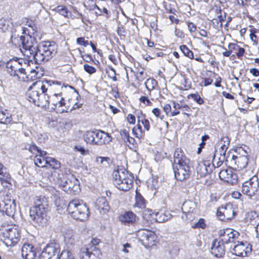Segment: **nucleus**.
Returning <instances> with one entry per match:
<instances>
[{
	"mask_svg": "<svg viewBox=\"0 0 259 259\" xmlns=\"http://www.w3.org/2000/svg\"><path fill=\"white\" fill-rule=\"evenodd\" d=\"M20 51L24 57L22 62L34 61L39 64L48 61L56 55L57 46L54 42L44 41L39 44L37 50L20 49Z\"/></svg>",
	"mask_w": 259,
	"mask_h": 259,
	"instance_id": "1",
	"label": "nucleus"
},
{
	"mask_svg": "<svg viewBox=\"0 0 259 259\" xmlns=\"http://www.w3.org/2000/svg\"><path fill=\"white\" fill-rule=\"evenodd\" d=\"M47 91L45 84L41 81H36L33 83L27 92L28 99L38 107L49 108L50 98L46 93Z\"/></svg>",
	"mask_w": 259,
	"mask_h": 259,
	"instance_id": "2",
	"label": "nucleus"
},
{
	"mask_svg": "<svg viewBox=\"0 0 259 259\" xmlns=\"http://www.w3.org/2000/svg\"><path fill=\"white\" fill-rule=\"evenodd\" d=\"M112 180L114 186L119 190L127 191L133 185V175L122 167L118 166L112 173Z\"/></svg>",
	"mask_w": 259,
	"mask_h": 259,
	"instance_id": "3",
	"label": "nucleus"
},
{
	"mask_svg": "<svg viewBox=\"0 0 259 259\" xmlns=\"http://www.w3.org/2000/svg\"><path fill=\"white\" fill-rule=\"evenodd\" d=\"M20 231L15 226L3 223L0 226L1 240L7 246H14L20 241Z\"/></svg>",
	"mask_w": 259,
	"mask_h": 259,
	"instance_id": "4",
	"label": "nucleus"
},
{
	"mask_svg": "<svg viewBox=\"0 0 259 259\" xmlns=\"http://www.w3.org/2000/svg\"><path fill=\"white\" fill-rule=\"evenodd\" d=\"M67 211L72 218L80 221L86 220L90 213L86 204L79 199L70 201L67 206Z\"/></svg>",
	"mask_w": 259,
	"mask_h": 259,
	"instance_id": "5",
	"label": "nucleus"
},
{
	"mask_svg": "<svg viewBox=\"0 0 259 259\" xmlns=\"http://www.w3.org/2000/svg\"><path fill=\"white\" fill-rule=\"evenodd\" d=\"M22 59L10 60L6 63L7 72L12 76L16 77L19 81H28L29 77L22 66Z\"/></svg>",
	"mask_w": 259,
	"mask_h": 259,
	"instance_id": "6",
	"label": "nucleus"
},
{
	"mask_svg": "<svg viewBox=\"0 0 259 259\" xmlns=\"http://www.w3.org/2000/svg\"><path fill=\"white\" fill-rule=\"evenodd\" d=\"M84 141L90 144L102 145L111 141L108 134L100 130L88 131L83 134Z\"/></svg>",
	"mask_w": 259,
	"mask_h": 259,
	"instance_id": "7",
	"label": "nucleus"
},
{
	"mask_svg": "<svg viewBox=\"0 0 259 259\" xmlns=\"http://www.w3.org/2000/svg\"><path fill=\"white\" fill-rule=\"evenodd\" d=\"M59 186L67 193L76 195L80 191L79 181L73 176L64 177L61 180Z\"/></svg>",
	"mask_w": 259,
	"mask_h": 259,
	"instance_id": "8",
	"label": "nucleus"
},
{
	"mask_svg": "<svg viewBox=\"0 0 259 259\" xmlns=\"http://www.w3.org/2000/svg\"><path fill=\"white\" fill-rule=\"evenodd\" d=\"M259 189V180L256 175L252 176L247 181L243 183L242 192L243 194L252 197L258 191Z\"/></svg>",
	"mask_w": 259,
	"mask_h": 259,
	"instance_id": "9",
	"label": "nucleus"
},
{
	"mask_svg": "<svg viewBox=\"0 0 259 259\" xmlns=\"http://www.w3.org/2000/svg\"><path fill=\"white\" fill-rule=\"evenodd\" d=\"M239 153L237 155L230 156V164L235 168L242 169L245 168L248 163L247 152L242 149H239Z\"/></svg>",
	"mask_w": 259,
	"mask_h": 259,
	"instance_id": "10",
	"label": "nucleus"
},
{
	"mask_svg": "<svg viewBox=\"0 0 259 259\" xmlns=\"http://www.w3.org/2000/svg\"><path fill=\"white\" fill-rule=\"evenodd\" d=\"M136 235L145 247H151L155 244L156 236L154 232L149 230L141 229L137 232Z\"/></svg>",
	"mask_w": 259,
	"mask_h": 259,
	"instance_id": "11",
	"label": "nucleus"
},
{
	"mask_svg": "<svg viewBox=\"0 0 259 259\" xmlns=\"http://www.w3.org/2000/svg\"><path fill=\"white\" fill-rule=\"evenodd\" d=\"M236 213V208L232 203H228L218 208L217 215L220 220L226 221L233 219Z\"/></svg>",
	"mask_w": 259,
	"mask_h": 259,
	"instance_id": "12",
	"label": "nucleus"
},
{
	"mask_svg": "<svg viewBox=\"0 0 259 259\" xmlns=\"http://www.w3.org/2000/svg\"><path fill=\"white\" fill-rule=\"evenodd\" d=\"M50 103H51L52 108L59 113L67 112V109L65 106L64 99L61 93L54 94L50 97Z\"/></svg>",
	"mask_w": 259,
	"mask_h": 259,
	"instance_id": "13",
	"label": "nucleus"
},
{
	"mask_svg": "<svg viewBox=\"0 0 259 259\" xmlns=\"http://www.w3.org/2000/svg\"><path fill=\"white\" fill-rule=\"evenodd\" d=\"M60 251L59 244L51 242L44 249L38 259H50L56 255V259H58Z\"/></svg>",
	"mask_w": 259,
	"mask_h": 259,
	"instance_id": "14",
	"label": "nucleus"
},
{
	"mask_svg": "<svg viewBox=\"0 0 259 259\" xmlns=\"http://www.w3.org/2000/svg\"><path fill=\"white\" fill-rule=\"evenodd\" d=\"M16 210V204L8 196L0 200V211L5 212L8 216L13 217Z\"/></svg>",
	"mask_w": 259,
	"mask_h": 259,
	"instance_id": "15",
	"label": "nucleus"
},
{
	"mask_svg": "<svg viewBox=\"0 0 259 259\" xmlns=\"http://www.w3.org/2000/svg\"><path fill=\"white\" fill-rule=\"evenodd\" d=\"M175 177L180 181H183L188 179L190 175L191 170L190 164L172 166Z\"/></svg>",
	"mask_w": 259,
	"mask_h": 259,
	"instance_id": "16",
	"label": "nucleus"
},
{
	"mask_svg": "<svg viewBox=\"0 0 259 259\" xmlns=\"http://www.w3.org/2000/svg\"><path fill=\"white\" fill-rule=\"evenodd\" d=\"M47 211L43 208L31 207L29 211L30 217L34 224L39 226L44 223Z\"/></svg>",
	"mask_w": 259,
	"mask_h": 259,
	"instance_id": "17",
	"label": "nucleus"
},
{
	"mask_svg": "<svg viewBox=\"0 0 259 259\" xmlns=\"http://www.w3.org/2000/svg\"><path fill=\"white\" fill-rule=\"evenodd\" d=\"M219 235L221 238V242L223 243L233 242L238 238V233L230 228L221 229L219 231Z\"/></svg>",
	"mask_w": 259,
	"mask_h": 259,
	"instance_id": "18",
	"label": "nucleus"
},
{
	"mask_svg": "<svg viewBox=\"0 0 259 259\" xmlns=\"http://www.w3.org/2000/svg\"><path fill=\"white\" fill-rule=\"evenodd\" d=\"M22 44V48L37 50L39 45H37L36 38L28 34L20 37Z\"/></svg>",
	"mask_w": 259,
	"mask_h": 259,
	"instance_id": "19",
	"label": "nucleus"
},
{
	"mask_svg": "<svg viewBox=\"0 0 259 259\" xmlns=\"http://www.w3.org/2000/svg\"><path fill=\"white\" fill-rule=\"evenodd\" d=\"M251 250V248L249 244L241 242L234 245L231 252L236 256L244 257L247 256Z\"/></svg>",
	"mask_w": 259,
	"mask_h": 259,
	"instance_id": "20",
	"label": "nucleus"
},
{
	"mask_svg": "<svg viewBox=\"0 0 259 259\" xmlns=\"http://www.w3.org/2000/svg\"><path fill=\"white\" fill-rule=\"evenodd\" d=\"M212 168L213 166H211L209 160L199 163L196 168L197 177L199 176L200 178L205 177L212 172Z\"/></svg>",
	"mask_w": 259,
	"mask_h": 259,
	"instance_id": "21",
	"label": "nucleus"
},
{
	"mask_svg": "<svg viewBox=\"0 0 259 259\" xmlns=\"http://www.w3.org/2000/svg\"><path fill=\"white\" fill-rule=\"evenodd\" d=\"M190 164L189 159L186 156L181 148H177L174 153V162L172 166Z\"/></svg>",
	"mask_w": 259,
	"mask_h": 259,
	"instance_id": "22",
	"label": "nucleus"
},
{
	"mask_svg": "<svg viewBox=\"0 0 259 259\" xmlns=\"http://www.w3.org/2000/svg\"><path fill=\"white\" fill-rule=\"evenodd\" d=\"M190 164L189 159L186 156L181 148H177L174 153V162L172 166Z\"/></svg>",
	"mask_w": 259,
	"mask_h": 259,
	"instance_id": "23",
	"label": "nucleus"
},
{
	"mask_svg": "<svg viewBox=\"0 0 259 259\" xmlns=\"http://www.w3.org/2000/svg\"><path fill=\"white\" fill-rule=\"evenodd\" d=\"M21 254L24 259H35L36 248L31 244L24 243L21 248Z\"/></svg>",
	"mask_w": 259,
	"mask_h": 259,
	"instance_id": "24",
	"label": "nucleus"
},
{
	"mask_svg": "<svg viewBox=\"0 0 259 259\" xmlns=\"http://www.w3.org/2000/svg\"><path fill=\"white\" fill-rule=\"evenodd\" d=\"M219 177L222 180L231 184L236 183L237 181V176L236 174L234 173L230 169L222 170L219 172Z\"/></svg>",
	"mask_w": 259,
	"mask_h": 259,
	"instance_id": "25",
	"label": "nucleus"
},
{
	"mask_svg": "<svg viewBox=\"0 0 259 259\" xmlns=\"http://www.w3.org/2000/svg\"><path fill=\"white\" fill-rule=\"evenodd\" d=\"M149 214L151 218L155 219V221L159 223H162L168 221L171 214L168 212H164L162 210L157 212H152L151 210L148 211Z\"/></svg>",
	"mask_w": 259,
	"mask_h": 259,
	"instance_id": "26",
	"label": "nucleus"
},
{
	"mask_svg": "<svg viewBox=\"0 0 259 259\" xmlns=\"http://www.w3.org/2000/svg\"><path fill=\"white\" fill-rule=\"evenodd\" d=\"M211 253L218 257H222L225 253L224 243L221 241L215 240L211 248Z\"/></svg>",
	"mask_w": 259,
	"mask_h": 259,
	"instance_id": "27",
	"label": "nucleus"
},
{
	"mask_svg": "<svg viewBox=\"0 0 259 259\" xmlns=\"http://www.w3.org/2000/svg\"><path fill=\"white\" fill-rule=\"evenodd\" d=\"M214 151L212 152V155L210 156V159H212V165L213 167H219L222 165L224 161L229 162L230 163V152L227 153V155L228 156H220L217 161V159H215V155L214 154Z\"/></svg>",
	"mask_w": 259,
	"mask_h": 259,
	"instance_id": "28",
	"label": "nucleus"
},
{
	"mask_svg": "<svg viewBox=\"0 0 259 259\" xmlns=\"http://www.w3.org/2000/svg\"><path fill=\"white\" fill-rule=\"evenodd\" d=\"M93 251V249L90 245L81 248L79 252L80 259H95V255L92 252Z\"/></svg>",
	"mask_w": 259,
	"mask_h": 259,
	"instance_id": "29",
	"label": "nucleus"
},
{
	"mask_svg": "<svg viewBox=\"0 0 259 259\" xmlns=\"http://www.w3.org/2000/svg\"><path fill=\"white\" fill-rule=\"evenodd\" d=\"M35 205L32 208H43L44 209H48V201L45 197L36 196L34 201Z\"/></svg>",
	"mask_w": 259,
	"mask_h": 259,
	"instance_id": "30",
	"label": "nucleus"
},
{
	"mask_svg": "<svg viewBox=\"0 0 259 259\" xmlns=\"http://www.w3.org/2000/svg\"><path fill=\"white\" fill-rule=\"evenodd\" d=\"M96 203L101 213H106L110 210V206L105 197L98 199Z\"/></svg>",
	"mask_w": 259,
	"mask_h": 259,
	"instance_id": "31",
	"label": "nucleus"
},
{
	"mask_svg": "<svg viewBox=\"0 0 259 259\" xmlns=\"http://www.w3.org/2000/svg\"><path fill=\"white\" fill-rule=\"evenodd\" d=\"M47 154H38L34 158L35 165L40 167H48L47 162L49 156H46Z\"/></svg>",
	"mask_w": 259,
	"mask_h": 259,
	"instance_id": "32",
	"label": "nucleus"
},
{
	"mask_svg": "<svg viewBox=\"0 0 259 259\" xmlns=\"http://www.w3.org/2000/svg\"><path fill=\"white\" fill-rule=\"evenodd\" d=\"M119 220L124 224L132 223L136 220V215L131 211L126 212L119 217Z\"/></svg>",
	"mask_w": 259,
	"mask_h": 259,
	"instance_id": "33",
	"label": "nucleus"
},
{
	"mask_svg": "<svg viewBox=\"0 0 259 259\" xmlns=\"http://www.w3.org/2000/svg\"><path fill=\"white\" fill-rule=\"evenodd\" d=\"M11 177L7 168L0 162V181L2 183H9Z\"/></svg>",
	"mask_w": 259,
	"mask_h": 259,
	"instance_id": "34",
	"label": "nucleus"
},
{
	"mask_svg": "<svg viewBox=\"0 0 259 259\" xmlns=\"http://www.w3.org/2000/svg\"><path fill=\"white\" fill-rule=\"evenodd\" d=\"M196 208L195 203L190 200L185 201L182 205V210L185 213H191L193 212Z\"/></svg>",
	"mask_w": 259,
	"mask_h": 259,
	"instance_id": "35",
	"label": "nucleus"
},
{
	"mask_svg": "<svg viewBox=\"0 0 259 259\" xmlns=\"http://www.w3.org/2000/svg\"><path fill=\"white\" fill-rule=\"evenodd\" d=\"M11 114L7 110H3L0 108V123L3 124H9L12 121Z\"/></svg>",
	"mask_w": 259,
	"mask_h": 259,
	"instance_id": "36",
	"label": "nucleus"
},
{
	"mask_svg": "<svg viewBox=\"0 0 259 259\" xmlns=\"http://www.w3.org/2000/svg\"><path fill=\"white\" fill-rule=\"evenodd\" d=\"M12 25V23L8 20H0V30L2 32L10 31L13 33Z\"/></svg>",
	"mask_w": 259,
	"mask_h": 259,
	"instance_id": "37",
	"label": "nucleus"
},
{
	"mask_svg": "<svg viewBox=\"0 0 259 259\" xmlns=\"http://www.w3.org/2000/svg\"><path fill=\"white\" fill-rule=\"evenodd\" d=\"M110 160L108 157L99 156L96 158L95 162L101 168H103L109 165Z\"/></svg>",
	"mask_w": 259,
	"mask_h": 259,
	"instance_id": "38",
	"label": "nucleus"
},
{
	"mask_svg": "<svg viewBox=\"0 0 259 259\" xmlns=\"http://www.w3.org/2000/svg\"><path fill=\"white\" fill-rule=\"evenodd\" d=\"M145 85L148 91L149 95H151V92L157 85V81L153 78H150L147 79L145 82Z\"/></svg>",
	"mask_w": 259,
	"mask_h": 259,
	"instance_id": "39",
	"label": "nucleus"
},
{
	"mask_svg": "<svg viewBox=\"0 0 259 259\" xmlns=\"http://www.w3.org/2000/svg\"><path fill=\"white\" fill-rule=\"evenodd\" d=\"M47 165L48 167L57 169L61 167V163L53 157H48Z\"/></svg>",
	"mask_w": 259,
	"mask_h": 259,
	"instance_id": "40",
	"label": "nucleus"
},
{
	"mask_svg": "<svg viewBox=\"0 0 259 259\" xmlns=\"http://www.w3.org/2000/svg\"><path fill=\"white\" fill-rule=\"evenodd\" d=\"M28 150L31 153L35 154V156L39 154H47V152L41 150L34 144H30L29 145Z\"/></svg>",
	"mask_w": 259,
	"mask_h": 259,
	"instance_id": "41",
	"label": "nucleus"
},
{
	"mask_svg": "<svg viewBox=\"0 0 259 259\" xmlns=\"http://www.w3.org/2000/svg\"><path fill=\"white\" fill-rule=\"evenodd\" d=\"M136 202L135 206L136 207L143 208L146 206L144 198L140 195H137L136 197Z\"/></svg>",
	"mask_w": 259,
	"mask_h": 259,
	"instance_id": "42",
	"label": "nucleus"
},
{
	"mask_svg": "<svg viewBox=\"0 0 259 259\" xmlns=\"http://www.w3.org/2000/svg\"><path fill=\"white\" fill-rule=\"evenodd\" d=\"M221 146L219 150L227 151L230 144V139L228 137H223L222 138Z\"/></svg>",
	"mask_w": 259,
	"mask_h": 259,
	"instance_id": "43",
	"label": "nucleus"
},
{
	"mask_svg": "<svg viewBox=\"0 0 259 259\" xmlns=\"http://www.w3.org/2000/svg\"><path fill=\"white\" fill-rule=\"evenodd\" d=\"M26 25L28 27L27 28L28 33L34 34L36 32L37 27L34 22L32 20H27L26 22Z\"/></svg>",
	"mask_w": 259,
	"mask_h": 259,
	"instance_id": "44",
	"label": "nucleus"
},
{
	"mask_svg": "<svg viewBox=\"0 0 259 259\" xmlns=\"http://www.w3.org/2000/svg\"><path fill=\"white\" fill-rule=\"evenodd\" d=\"M138 123L141 122L144 126V127L146 131H148L150 129V125L149 120L145 118V116H138Z\"/></svg>",
	"mask_w": 259,
	"mask_h": 259,
	"instance_id": "45",
	"label": "nucleus"
},
{
	"mask_svg": "<svg viewBox=\"0 0 259 259\" xmlns=\"http://www.w3.org/2000/svg\"><path fill=\"white\" fill-rule=\"evenodd\" d=\"M180 50L183 52L184 55L187 57L192 59L193 58V53L190 51L186 46L182 45L180 46Z\"/></svg>",
	"mask_w": 259,
	"mask_h": 259,
	"instance_id": "46",
	"label": "nucleus"
},
{
	"mask_svg": "<svg viewBox=\"0 0 259 259\" xmlns=\"http://www.w3.org/2000/svg\"><path fill=\"white\" fill-rule=\"evenodd\" d=\"M59 259H74V258L69 250H64L60 254Z\"/></svg>",
	"mask_w": 259,
	"mask_h": 259,
	"instance_id": "47",
	"label": "nucleus"
},
{
	"mask_svg": "<svg viewBox=\"0 0 259 259\" xmlns=\"http://www.w3.org/2000/svg\"><path fill=\"white\" fill-rule=\"evenodd\" d=\"M133 132L135 136L138 138H142L144 135V132L143 131L142 127L139 124L137 125V128H133Z\"/></svg>",
	"mask_w": 259,
	"mask_h": 259,
	"instance_id": "48",
	"label": "nucleus"
},
{
	"mask_svg": "<svg viewBox=\"0 0 259 259\" xmlns=\"http://www.w3.org/2000/svg\"><path fill=\"white\" fill-rule=\"evenodd\" d=\"M173 107L175 109L174 111L171 112L172 116L178 115L180 113L179 110H183V105H181L180 104L173 102Z\"/></svg>",
	"mask_w": 259,
	"mask_h": 259,
	"instance_id": "49",
	"label": "nucleus"
},
{
	"mask_svg": "<svg viewBox=\"0 0 259 259\" xmlns=\"http://www.w3.org/2000/svg\"><path fill=\"white\" fill-rule=\"evenodd\" d=\"M191 97L198 104L202 105L204 103V100L201 98L200 96L198 94H192L189 95L188 97Z\"/></svg>",
	"mask_w": 259,
	"mask_h": 259,
	"instance_id": "50",
	"label": "nucleus"
},
{
	"mask_svg": "<svg viewBox=\"0 0 259 259\" xmlns=\"http://www.w3.org/2000/svg\"><path fill=\"white\" fill-rule=\"evenodd\" d=\"M122 135L124 136V139L125 141L131 144H133L135 142L134 138L131 137L128 134V132L126 130L122 131Z\"/></svg>",
	"mask_w": 259,
	"mask_h": 259,
	"instance_id": "51",
	"label": "nucleus"
},
{
	"mask_svg": "<svg viewBox=\"0 0 259 259\" xmlns=\"http://www.w3.org/2000/svg\"><path fill=\"white\" fill-rule=\"evenodd\" d=\"M83 68L87 72L90 74L94 73L96 71V69L94 67L87 64H84Z\"/></svg>",
	"mask_w": 259,
	"mask_h": 259,
	"instance_id": "52",
	"label": "nucleus"
},
{
	"mask_svg": "<svg viewBox=\"0 0 259 259\" xmlns=\"http://www.w3.org/2000/svg\"><path fill=\"white\" fill-rule=\"evenodd\" d=\"M139 101L141 103H143L146 106H151L152 105V103L150 101L148 97L145 96H141L139 99Z\"/></svg>",
	"mask_w": 259,
	"mask_h": 259,
	"instance_id": "53",
	"label": "nucleus"
},
{
	"mask_svg": "<svg viewBox=\"0 0 259 259\" xmlns=\"http://www.w3.org/2000/svg\"><path fill=\"white\" fill-rule=\"evenodd\" d=\"M57 10V11L62 15L65 17L67 16L68 11L66 7L62 6H58Z\"/></svg>",
	"mask_w": 259,
	"mask_h": 259,
	"instance_id": "54",
	"label": "nucleus"
},
{
	"mask_svg": "<svg viewBox=\"0 0 259 259\" xmlns=\"http://www.w3.org/2000/svg\"><path fill=\"white\" fill-rule=\"evenodd\" d=\"M147 74H144L143 71H139L136 75V79L138 81L139 83L142 82L146 77Z\"/></svg>",
	"mask_w": 259,
	"mask_h": 259,
	"instance_id": "55",
	"label": "nucleus"
},
{
	"mask_svg": "<svg viewBox=\"0 0 259 259\" xmlns=\"http://www.w3.org/2000/svg\"><path fill=\"white\" fill-rule=\"evenodd\" d=\"M100 242V240L98 238H93L91 241V243L86 245L87 246H89V245H91L93 251L96 249V245H97Z\"/></svg>",
	"mask_w": 259,
	"mask_h": 259,
	"instance_id": "56",
	"label": "nucleus"
},
{
	"mask_svg": "<svg viewBox=\"0 0 259 259\" xmlns=\"http://www.w3.org/2000/svg\"><path fill=\"white\" fill-rule=\"evenodd\" d=\"M74 148L77 151L80 152L82 155H85L89 154V151L85 150L81 146H75Z\"/></svg>",
	"mask_w": 259,
	"mask_h": 259,
	"instance_id": "57",
	"label": "nucleus"
},
{
	"mask_svg": "<svg viewBox=\"0 0 259 259\" xmlns=\"http://www.w3.org/2000/svg\"><path fill=\"white\" fill-rule=\"evenodd\" d=\"M76 42L78 44L84 47H87L89 44V41L88 40H85L84 37H82L77 38Z\"/></svg>",
	"mask_w": 259,
	"mask_h": 259,
	"instance_id": "58",
	"label": "nucleus"
},
{
	"mask_svg": "<svg viewBox=\"0 0 259 259\" xmlns=\"http://www.w3.org/2000/svg\"><path fill=\"white\" fill-rule=\"evenodd\" d=\"M206 227L205 220L203 219H200L195 224V228L204 229Z\"/></svg>",
	"mask_w": 259,
	"mask_h": 259,
	"instance_id": "59",
	"label": "nucleus"
},
{
	"mask_svg": "<svg viewBox=\"0 0 259 259\" xmlns=\"http://www.w3.org/2000/svg\"><path fill=\"white\" fill-rule=\"evenodd\" d=\"M251 33L249 35L250 38L252 41L256 45L257 44L258 39L257 36L255 34L256 31L255 30H250Z\"/></svg>",
	"mask_w": 259,
	"mask_h": 259,
	"instance_id": "60",
	"label": "nucleus"
},
{
	"mask_svg": "<svg viewBox=\"0 0 259 259\" xmlns=\"http://www.w3.org/2000/svg\"><path fill=\"white\" fill-rule=\"evenodd\" d=\"M152 112L156 117L160 118L161 119L163 118L164 116L160 115L161 110L159 108H155L153 109Z\"/></svg>",
	"mask_w": 259,
	"mask_h": 259,
	"instance_id": "61",
	"label": "nucleus"
},
{
	"mask_svg": "<svg viewBox=\"0 0 259 259\" xmlns=\"http://www.w3.org/2000/svg\"><path fill=\"white\" fill-rule=\"evenodd\" d=\"M127 119L128 122L130 124H135L136 122V117L133 114H128L127 117Z\"/></svg>",
	"mask_w": 259,
	"mask_h": 259,
	"instance_id": "62",
	"label": "nucleus"
},
{
	"mask_svg": "<svg viewBox=\"0 0 259 259\" xmlns=\"http://www.w3.org/2000/svg\"><path fill=\"white\" fill-rule=\"evenodd\" d=\"M188 27L190 32H194L196 29V26L192 22L188 23Z\"/></svg>",
	"mask_w": 259,
	"mask_h": 259,
	"instance_id": "63",
	"label": "nucleus"
},
{
	"mask_svg": "<svg viewBox=\"0 0 259 259\" xmlns=\"http://www.w3.org/2000/svg\"><path fill=\"white\" fill-rule=\"evenodd\" d=\"M163 109L165 112L166 114L167 115L168 113H169L171 111V106L168 104H165L163 107Z\"/></svg>",
	"mask_w": 259,
	"mask_h": 259,
	"instance_id": "64",
	"label": "nucleus"
}]
</instances>
